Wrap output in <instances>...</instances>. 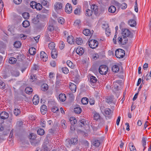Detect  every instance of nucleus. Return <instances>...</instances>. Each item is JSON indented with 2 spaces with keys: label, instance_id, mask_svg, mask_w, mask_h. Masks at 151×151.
Returning a JSON list of instances; mask_svg holds the SVG:
<instances>
[{
  "label": "nucleus",
  "instance_id": "f257e3e1",
  "mask_svg": "<svg viewBox=\"0 0 151 151\" xmlns=\"http://www.w3.org/2000/svg\"><path fill=\"white\" fill-rule=\"evenodd\" d=\"M115 55L118 58H123L124 56L125 55V51L123 49H119L116 50Z\"/></svg>",
  "mask_w": 151,
  "mask_h": 151
},
{
  "label": "nucleus",
  "instance_id": "f03ea898",
  "mask_svg": "<svg viewBox=\"0 0 151 151\" xmlns=\"http://www.w3.org/2000/svg\"><path fill=\"white\" fill-rule=\"evenodd\" d=\"M122 36L125 37H129L132 38L133 37L132 33L127 29H122Z\"/></svg>",
  "mask_w": 151,
  "mask_h": 151
},
{
  "label": "nucleus",
  "instance_id": "7ed1b4c3",
  "mask_svg": "<svg viewBox=\"0 0 151 151\" xmlns=\"http://www.w3.org/2000/svg\"><path fill=\"white\" fill-rule=\"evenodd\" d=\"M108 68L106 65H101L99 68V73L101 75H104L107 73L108 71Z\"/></svg>",
  "mask_w": 151,
  "mask_h": 151
},
{
  "label": "nucleus",
  "instance_id": "20e7f679",
  "mask_svg": "<svg viewBox=\"0 0 151 151\" xmlns=\"http://www.w3.org/2000/svg\"><path fill=\"white\" fill-rule=\"evenodd\" d=\"M128 41L127 37H125L123 36H119L118 38V42L119 44L122 45H125L127 43Z\"/></svg>",
  "mask_w": 151,
  "mask_h": 151
},
{
  "label": "nucleus",
  "instance_id": "39448f33",
  "mask_svg": "<svg viewBox=\"0 0 151 151\" xmlns=\"http://www.w3.org/2000/svg\"><path fill=\"white\" fill-rule=\"evenodd\" d=\"M99 44L98 42L95 40H92L89 41V45L91 48L94 49L98 47Z\"/></svg>",
  "mask_w": 151,
  "mask_h": 151
},
{
  "label": "nucleus",
  "instance_id": "423d86ee",
  "mask_svg": "<svg viewBox=\"0 0 151 151\" xmlns=\"http://www.w3.org/2000/svg\"><path fill=\"white\" fill-rule=\"evenodd\" d=\"M36 135L33 133H31L29 136L30 142L33 145H35L36 144V140L35 139Z\"/></svg>",
  "mask_w": 151,
  "mask_h": 151
},
{
  "label": "nucleus",
  "instance_id": "0eeeda50",
  "mask_svg": "<svg viewBox=\"0 0 151 151\" xmlns=\"http://www.w3.org/2000/svg\"><path fill=\"white\" fill-rule=\"evenodd\" d=\"M78 126L80 127H83L84 128L85 126L88 125V121L85 119H83L80 120L78 122Z\"/></svg>",
  "mask_w": 151,
  "mask_h": 151
},
{
  "label": "nucleus",
  "instance_id": "6e6552de",
  "mask_svg": "<svg viewBox=\"0 0 151 151\" xmlns=\"http://www.w3.org/2000/svg\"><path fill=\"white\" fill-rule=\"evenodd\" d=\"M49 142L47 140V139L45 140V142L42 145V148L44 151H50V149L48 147Z\"/></svg>",
  "mask_w": 151,
  "mask_h": 151
},
{
  "label": "nucleus",
  "instance_id": "1a4fd4ad",
  "mask_svg": "<svg viewBox=\"0 0 151 151\" xmlns=\"http://www.w3.org/2000/svg\"><path fill=\"white\" fill-rule=\"evenodd\" d=\"M66 142L69 143L71 145L72 144L75 145L78 143V139L76 138H72L71 139H68L66 140Z\"/></svg>",
  "mask_w": 151,
  "mask_h": 151
},
{
  "label": "nucleus",
  "instance_id": "9d476101",
  "mask_svg": "<svg viewBox=\"0 0 151 151\" xmlns=\"http://www.w3.org/2000/svg\"><path fill=\"white\" fill-rule=\"evenodd\" d=\"M65 12L67 13L70 14L71 13L72 10V8L71 5L67 3L65 7Z\"/></svg>",
  "mask_w": 151,
  "mask_h": 151
},
{
  "label": "nucleus",
  "instance_id": "9b49d317",
  "mask_svg": "<svg viewBox=\"0 0 151 151\" xmlns=\"http://www.w3.org/2000/svg\"><path fill=\"white\" fill-rule=\"evenodd\" d=\"M40 56V58L43 60V61L46 62L47 60V55L44 51H42L41 52Z\"/></svg>",
  "mask_w": 151,
  "mask_h": 151
},
{
  "label": "nucleus",
  "instance_id": "f8f14e48",
  "mask_svg": "<svg viewBox=\"0 0 151 151\" xmlns=\"http://www.w3.org/2000/svg\"><path fill=\"white\" fill-rule=\"evenodd\" d=\"M76 51L78 54L79 55H82L83 54L84 52V50L83 48L79 46L77 47Z\"/></svg>",
  "mask_w": 151,
  "mask_h": 151
},
{
  "label": "nucleus",
  "instance_id": "ddd939ff",
  "mask_svg": "<svg viewBox=\"0 0 151 151\" xmlns=\"http://www.w3.org/2000/svg\"><path fill=\"white\" fill-rule=\"evenodd\" d=\"M69 88L73 93H75L76 90L77 86L75 84L72 83H70Z\"/></svg>",
  "mask_w": 151,
  "mask_h": 151
},
{
  "label": "nucleus",
  "instance_id": "4468645a",
  "mask_svg": "<svg viewBox=\"0 0 151 151\" xmlns=\"http://www.w3.org/2000/svg\"><path fill=\"white\" fill-rule=\"evenodd\" d=\"M0 116L1 119H5L8 118L9 114L8 113L6 112L3 111L0 114Z\"/></svg>",
  "mask_w": 151,
  "mask_h": 151
},
{
  "label": "nucleus",
  "instance_id": "2eb2a0df",
  "mask_svg": "<svg viewBox=\"0 0 151 151\" xmlns=\"http://www.w3.org/2000/svg\"><path fill=\"white\" fill-rule=\"evenodd\" d=\"M39 101V97L37 95H35L32 99V102L33 104L36 105L37 104Z\"/></svg>",
  "mask_w": 151,
  "mask_h": 151
},
{
  "label": "nucleus",
  "instance_id": "dca6fc26",
  "mask_svg": "<svg viewBox=\"0 0 151 151\" xmlns=\"http://www.w3.org/2000/svg\"><path fill=\"white\" fill-rule=\"evenodd\" d=\"M62 7V4L60 2H56L54 5V9L56 10L60 9Z\"/></svg>",
  "mask_w": 151,
  "mask_h": 151
},
{
  "label": "nucleus",
  "instance_id": "f3484780",
  "mask_svg": "<svg viewBox=\"0 0 151 151\" xmlns=\"http://www.w3.org/2000/svg\"><path fill=\"white\" fill-rule=\"evenodd\" d=\"M91 8L94 11V13L96 15V14H98V12L99 9L97 5L96 4H93L91 6Z\"/></svg>",
  "mask_w": 151,
  "mask_h": 151
},
{
  "label": "nucleus",
  "instance_id": "a211bd4d",
  "mask_svg": "<svg viewBox=\"0 0 151 151\" xmlns=\"http://www.w3.org/2000/svg\"><path fill=\"white\" fill-rule=\"evenodd\" d=\"M75 41V39L73 37L71 36H69L67 38V41L70 44H73Z\"/></svg>",
  "mask_w": 151,
  "mask_h": 151
},
{
  "label": "nucleus",
  "instance_id": "6ab92c4d",
  "mask_svg": "<svg viewBox=\"0 0 151 151\" xmlns=\"http://www.w3.org/2000/svg\"><path fill=\"white\" fill-rule=\"evenodd\" d=\"M97 81L96 78L94 76H90V81L91 84L92 85V84L95 83Z\"/></svg>",
  "mask_w": 151,
  "mask_h": 151
},
{
  "label": "nucleus",
  "instance_id": "aec40b11",
  "mask_svg": "<svg viewBox=\"0 0 151 151\" xmlns=\"http://www.w3.org/2000/svg\"><path fill=\"white\" fill-rule=\"evenodd\" d=\"M66 98V95L64 94L61 93L59 96L60 100L62 102L64 101L65 100Z\"/></svg>",
  "mask_w": 151,
  "mask_h": 151
},
{
  "label": "nucleus",
  "instance_id": "412c9836",
  "mask_svg": "<svg viewBox=\"0 0 151 151\" xmlns=\"http://www.w3.org/2000/svg\"><path fill=\"white\" fill-rule=\"evenodd\" d=\"M51 55L52 57L54 59L55 58L57 57V52L56 49H52L51 52Z\"/></svg>",
  "mask_w": 151,
  "mask_h": 151
},
{
  "label": "nucleus",
  "instance_id": "4be33fe9",
  "mask_svg": "<svg viewBox=\"0 0 151 151\" xmlns=\"http://www.w3.org/2000/svg\"><path fill=\"white\" fill-rule=\"evenodd\" d=\"M47 110V108L46 105H43L41 106L40 110L42 114H44L45 113H46Z\"/></svg>",
  "mask_w": 151,
  "mask_h": 151
},
{
  "label": "nucleus",
  "instance_id": "5701e85b",
  "mask_svg": "<svg viewBox=\"0 0 151 151\" xmlns=\"http://www.w3.org/2000/svg\"><path fill=\"white\" fill-rule=\"evenodd\" d=\"M119 67L116 65H115L112 67V71L115 73H117L119 71Z\"/></svg>",
  "mask_w": 151,
  "mask_h": 151
},
{
  "label": "nucleus",
  "instance_id": "b1692460",
  "mask_svg": "<svg viewBox=\"0 0 151 151\" xmlns=\"http://www.w3.org/2000/svg\"><path fill=\"white\" fill-rule=\"evenodd\" d=\"M129 24L132 27H134L136 24V21L134 19H130L129 21Z\"/></svg>",
  "mask_w": 151,
  "mask_h": 151
},
{
  "label": "nucleus",
  "instance_id": "393cba45",
  "mask_svg": "<svg viewBox=\"0 0 151 151\" xmlns=\"http://www.w3.org/2000/svg\"><path fill=\"white\" fill-rule=\"evenodd\" d=\"M116 10V8L114 6H110L108 9V11L109 12L112 13H114Z\"/></svg>",
  "mask_w": 151,
  "mask_h": 151
},
{
  "label": "nucleus",
  "instance_id": "a878e982",
  "mask_svg": "<svg viewBox=\"0 0 151 151\" xmlns=\"http://www.w3.org/2000/svg\"><path fill=\"white\" fill-rule=\"evenodd\" d=\"M36 50L33 47L30 48L29 50V54L32 55H33L36 53Z\"/></svg>",
  "mask_w": 151,
  "mask_h": 151
},
{
  "label": "nucleus",
  "instance_id": "bb28decb",
  "mask_svg": "<svg viewBox=\"0 0 151 151\" xmlns=\"http://www.w3.org/2000/svg\"><path fill=\"white\" fill-rule=\"evenodd\" d=\"M129 147L131 151H137L132 142H130L129 144Z\"/></svg>",
  "mask_w": 151,
  "mask_h": 151
},
{
  "label": "nucleus",
  "instance_id": "cd10ccee",
  "mask_svg": "<svg viewBox=\"0 0 151 151\" xmlns=\"http://www.w3.org/2000/svg\"><path fill=\"white\" fill-rule=\"evenodd\" d=\"M69 120L71 125H73L77 123V120L74 117H71Z\"/></svg>",
  "mask_w": 151,
  "mask_h": 151
},
{
  "label": "nucleus",
  "instance_id": "c85d7f7f",
  "mask_svg": "<svg viewBox=\"0 0 151 151\" xmlns=\"http://www.w3.org/2000/svg\"><path fill=\"white\" fill-rule=\"evenodd\" d=\"M17 59L14 57H11L9 58V62L11 64H14L17 61Z\"/></svg>",
  "mask_w": 151,
  "mask_h": 151
},
{
  "label": "nucleus",
  "instance_id": "c756f323",
  "mask_svg": "<svg viewBox=\"0 0 151 151\" xmlns=\"http://www.w3.org/2000/svg\"><path fill=\"white\" fill-rule=\"evenodd\" d=\"M62 84L61 82V80L57 79L55 83V88H58Z\"/></svg>",
  "mask_w": 151,
  "mask_h": 151
},
{
  "label": "nucleus",
  "instance_id": "7c9ffc66",
  "mask_svg": "<svg viewBox=\"0 0 151 151\" xmlns=\"http://www.w3.org/2000/svg\"><path fill=\"white\" fill-rule=\"evenodd\" d=\"M83 34L86 36H89L91 34V32L88 29H85L83 31Z\"/></svg>",
  "mask_w": 151,
  "mask_h": 151
},
{
  "label": "nucleus",
  "instance_id": "2f4dec72",
  "mask_svg": "<svg viewBox=\"0 0 151 151\" xmlns=\"http://www.w3.org/2000/svg\"><path fill=\"white\" fill-rule=\"evenodd\" d=\"M81 102L82 104L84 105L86 104L88 102V99L86 97H84L82 98L81 100Z\"/></svg>",
  "mask_w": 151,
  "mask_h": 151
},
{
  "label": "nucleus",
  "instance_id": "473e14b6",
  "mask_svg": "<svg viewBox=\"0 0 151 151\" xmlns=\"http://www.w3.org/2000/svg\"><path fill=\"white\" fill-rule=\"evenodd\" d=\"M62 127L64 129H65L67 127V124L66 121L64 120H62L61 121Z\"/></svg>",
  "mask_w": 151,
  "mask_h": 151
},
{
  "label": "nucleus",
  "instance_id": "72a5a7b5",
  "mask_svg": "<svg viewBox=\"0 0 151 151\" xmlns=\"http://www.w3.org/2000/svg\"><path fill=\"white\" fill-rule=\"evenodd\" d=\"M25 91L27 93L30 94L32 92V89L31 88L28 87L25 88Z\"/></svg>",
  "mask_w": 151,
  "mask_h": 151
},
{
  "label": "nucleus",
  "instance_id": "f704fd0d",
  "mask_svg": "<svg viewBox=\"0 0 151 151\" xmlns=\"http://www.w3.org/2000/svg\"><path fill=\"white\" fill-rule=\"evenodd\" d=\"M55 47V44L54 42H50L48 44V47L50 49V50L55 49L54 48Z\"/></svg>",
  "mask_w": 151,
  "mask_h": 151
},
{
  "label": "nucleus",
  "instance_id": "c9c22d12",
  "mask_svg": "<svg viewBox=\"0 0 151 151\" xmlns=\"http://www.w3.org/2000/svg\"><path fill=\"white\" fill-rule=\"evenodd\" d=\"M41 88L42 91H45L48 88V85L46 84H43L41 86Z\"/></svg>",
  "mask_w": 151,
  "mask_h": 151
},
{
  "label": "nucleus",
  "instance_id": "e433bc0d",
  "mask_svg": "<svg viewBox=\"0 0 151 151\" xmlns=\"http://www.w3.org/2000/svg\"><path fill=\"white\" fill-rule=\"evenodd\" d=\"M22 24L23 27L25 28L28 27L30 25L29 22L27 20L24 21Z\"/></svg>",
  "mask_w": 151,
  "mask_h": 151
},
{
  "label": "nucleus",
  "instance_id": "4c0bfd02",
  "mask_svg": "<svg viewBox=\"0 0 151 151\" xmlns=\"http://www.w3.org/2000/svg\"><path fill=\"white\" fill-rule=\"evenodd\" d=\"M81 109L80 107H76L74 109V111L76 113L80 114L81 112Z\"/></svg>",
  "mask_w": 151,
  "mask_h": 151
},
{
  "label": "nucleus",
  "instance_id": "58836bf2",
  "mask_svg": "<svg viewBox=\"0 0 151 151\" xmlns=\"http://www.w3.org/2000/svg\"><path fill=\"white\" fill-rule=\"evenodd\" d=\"M81 24V21L79 20H76L74 22V25L75 26L79 27Z\"/></svg>",
  "mask_w": 151,
  "mask_h": 151
},
{
  "label": "nucleus",
  "instance_id": "ea45409f",
  "mask_svg": "<svg viewBox=\"0 0 151 151\" xmlns=\"http://www.w3.org/2000/svg\"><path fill=\"white\" fill-rule=\"evenodd\" d=\"M35 7V9H36L37 10H40L42 8V5H41L40 3H36Z\"/></svg>",
  "mask_w": 151,
  "mask_h": 151
},
{
  "label": "nucleus",
  "instance_id": "a19ab883",
  "mask_svg": "<svg viewBox=\"0 0 151 151\" xmlns=\"http://www.w3.org/2000/svg\"><path fill=\"white\" fill-rule=\"evenodd\" d=\"M93 117L95 120H97L100 118V116L99 113L95 112L94 113Z\"/></svg>",
  "mask_w": 151,
  "mask_h": 151
},
{
  "label": "nucleus",
  "instance_id": "79ce46f5",
  "mask_svg": "<svg viewBox=\"0 0 151 151\" xmlns=\"http://www.w3.org/2000/svg\"><path fill=\"white\" fill-rule=\"evenodd\" d=\"M93 14V12L91 10L89 9H88L86 10V15L87 16H91Z\"/></svg>",
  "mask_w": 151,
  "mask_h": 151
},
{
  "label": "nucleus",
  "instance_id": "37998d69",
  "mask_svg": "<svg viewBox=\"0 0 151 151\" xmlns=\"http://www.w3.org/2000/svg\"><path fill=\"white\" fill-rule=\"evenodd\" d=\"M21 43L19 41H16L14 42V46L16 48L20 47L21 46Z\"/></svg>",
  "mask_w": 151,
  "mask_h": 151
},
{
  "label": "nucleus",
  "instance_id": "c03bdc74",
  "mask_svg": "<svg viewBox=\"0 0 151 151\" xmlns=\"http://www.w3.org/2000/svg\"><path fill=\"white\" fill-rule=\"evenodd\" d=\"M83 41L81 38H77L76 39V42L78 45H81L83 43Z\"/></svg>",
  "mask_w": 151,
  "mask_h": 151
},
{
  "label": "nucleus",
  "instance_id": "a18cd8bd",
  "mask_svg": "<svg viewBox=\"0 0 151 151\" xmlns=\"http://www.w3.org/2000/svg\"><path fill=\"white\" fill-rule=\"evenodd\" d=\"M44 130L42 129H39L37 131V134L40 135H42L44 134Z\"/></svg>",
  "mask_w": 151,
  "mask_h": 151
},
{
  "label": "nucleus",
  "instance_id": "49530a36",
  "mask_svg": "<svg viewBox=\"0 0 151 151\" xmlns=\"http://www.w3.org/2000/svg\"><path fill=\"white\" fill-rule=\"evenodd\" d=\"M100 144V142L98 140H95L93 142V145L96 147H98Z\"/></svg>",
  "mask_w": 151,
  "mask_h": 151
},
{
  "label": "nucleus",
  "instance_id": "de8ad7c7",
  "mask_svg": "<svg viewBox=\"0 0 151 151\" xmlns=\"http://www.w3.org/2000/svg\"><path fill=\"white\" fill-rule=\"evenodd\" d=\"M14 114L16 116L18 115L20 113V111L19 109H15L14 111Z\"/></svg>",
  "mask_w": 151,
  "mask_h": 151
},
{
  "label": "nucleus",
  "instance_id": "09e8293b",
  "mask_svg": "<svg viewBox=\"0 0 151 151\" xmlns=\"http://www.w3.org/2000/svg\"><path fill=\"white\" fill-rule=\"evenodd\" d=\"M22 15L24 19H28L29 17V14L27 12L23 13Z\"/></svg>",
  "mask_w": 151,
  "mask_h": 151
},
{
  "label": "nucleus",
  "instance_id": "8fccbe9b",
  "mask_svg": "<svg viewBox=\"0 0 151 151\" xmlns=\"http://www.w3.org/2000/svg\"><path fill=\"white\" fill-rule=\"evenodd\" d=\"M62 70L63 72L65 74H68L69 72L68 68L65 67L62 68Z\"/></svg>",
  "mask_w": 151,
  "mask_h": 151
},
{
  "label": "nucleus",
  "instance_id": "3c124183",
  "mask_svg": "<svg viewBox=\"0 0 151 151\" xmlns=\"http://www.w3.org/2000/svg\"><path fill=\"white\" fill-rule=\"evenodd\" d=\"M104 112L106 115H109L111 113V111L110 109L106 108L105 109Z\"/></svg>",
  "mask_w": 151,
  "mask_h": 151
},
{
  "label": "nucleus",
  "instance_id": "603ef678",
  "mask_svg": "<svg viewBox=\"0 0 151 151\" xmlns=\"http://www.w3.org/2000/svg\"><path fill=\"white\" fill-rule=\"evenodd\" d=\"M58 20V22L60 23L61 24H63L64 23V19L62 17L59 18Z\"/></svg>",
  "mask_w": 151,
  "mask_h": 151
},
{
  "label": "nucleus",
  "instance_id": "864d4df0",
  "mask_svg": "<svg viewBox=\"0 0 151 151\" xmlns=\"http://www.w3.org/2000/svg\"><path fill=\"white\" fill-rule=\"evenodd\" d=\"M105 11V9L103 8H101L100 10L99 11V10H98V14H96V16H99L103 13Z\"/></svg>",
  "mask_w": 151,
  "mask_h": 151
},
{
  "label": "nucleus",
  "instance_id": "5fc2aeb1",
  "mask_svg": "<svg viewBox=\"0 0 151 151\" xmlns=\"http://www.w3.org/2000/svg\"><path fill=\"white\" fill-rule=\"evenodd\" d=\"M81 9L79 8L76 9L74 10V14L76 15H80L81 13Z\"/></svg>",
  "mask_w": 151,
  "mask_h": 151
},
{
  "label": "nucleus",
  "instance_id": "6e6d98bb",
  "mask_svg": "<svg viewBox=\"0 0 151 151\" xmlns=\"http://www.w3.org/2000/svg\"><path fill=\"white\" fill-rule=\"evenodd\" d=\"M59 46L60 49H63L65 47V44L63 41H60L59 43Z\"/></svg>",
  "mask_w": 151,
  "mask_h": 151
},
{
  "label": "nucleus",
  "instance_id": "4d7b16f0",
  "mask_svg": "<svg viewBox=\"0 0 151 151\" xmlns=\"http://www.w3.org/2000/svg\"><path fill=\"white\" fill-rule=\"evenodd\" d=\"M37 2L35 1H32L30 3V6L33 9H35Z\"/></svg>",
  "mask_w": 151,
  "mask_h": 151
},
{
  "label": "nucleus",
  "instance_id": "13d9d810",
  "mask_svg": "<svg viewBox=\"0 0 151 151\" xmlns=\"http://www.w3.org/2000/svg\"><path fill=\"white\" fill-rule=\"evenodd\" d=\"M47 29L49 31L52 32L54 30V28L52 25H50L48 26Z\"/></svg>",
  "mask_w": 151,
  "mask_h": 151
},
{
  "label": "nucleus",
  "instance_id": "bf43d9fd",
  "mask_svg": "<svg viewBox=\"0 0 151 151\" xmlns=\"http://www.w3.org/2000/svg\"><path fill=\"white\" fill-rule=\"evenodd\" d=\"M48 2L47 0H42V4L44 6H47L48 4Z\"/></svg>",
  "mask_w": 151,
  "mask_h": 151
},
{
  "label": "nucleus",
  "instance_id": "052dcab7",
  "mask_svg": "<svg viewBox=\"0 0 151 151\" xmlns=\"http://www.w3.org/2000/svg\"><path fill=\"white\" fill-rule=\"evenodd\" d=\"M51 110L53 112L55 113L57 111H58L59 109L57 107L54 106V107L52 108Z\"/></svg>",
  "mask_w": 151,
  "mask_h": 151
},
{
  "label": "nucleus",
  "instance_id": "680f3d73",
  "mask_svg": "<svg viewBox=\"0 0 151 151\" xmlns=\"http://www.w3.org/2000/svg\"><path fill=\"white\" fill-rule=\"evenodd\" d=\"M120 7L122 9H124L127 8V5L126 3H123L121 4Z\"/></svg>",
  "mask_w": 151,
  "mask_h": 151
},
{
  "label": "nucleus",
  "instance_id": "e2e57ef3",
  "mask_svg": "<svg viewBox=\"0 0 151 151\" xmlns=\"http://www.w3.org/2000/svg\"><path fill=\"white\" fill-rule=\"evenodd\" d=\"M105 30L106 34L108 36H109L110 33V30L109 28V27L106 28V29Z\"/></svg>",
  "mask_w": 151,
  "mask_h": 151
},
{
  "label": "nucleus",
  "instance_id": "0e129e2a",
  "mask_svg": "<svg viewBox=\"0 0 151 151\" xmlns=\"http://www.w3.org/2000/svg\"><path fill=\"white\" fill-rule=\"evenodd\" d=\"M147 139L145 138H143L142 140V143L143 147H144L146 145V141Z\"/></svg>",
  "mask_w": 151,
  "mask_h": 151
},
{
  "label": "nucleus",
  "instance_id": "69168bd1",
  "mask_svg": "<svg viewBox=\"0 0 151 151\" xmlns=\"http://www.w3.org/2000/svg\"><path fill=\"white\" fill-rule=\"evenodd\" d=\"M5 84L3 82H0V88L1 89H4L5 88Z\"/></svg>",
  "mask_w": 151,
  "mask_h": 151
},
{
  "label": "nucleus",
  "instance_id": "338daca9",
  "mask_svg": "<svg viewBox=\"0 0 151 151\" xmlns=\"http://www.w3.org/2000/svg\"><path fill=\"white\" fill-rule=\"evenodd\" d=\"M46 122L43 119H42L41 120V124L43 127H45V125Z\"/></svg>",
  "mask_w": 151,
  "mask_h": 151
},
{
  "label": "nucleus",
  "instance_id": "774afa93",
  "mask_svg": "<svg viewBox=\"0 0 151 151\" xmlns=\"http://www.w3.org/2000/svg\"><path fill=\"white\" fill-rule=\"evenodd\" d=\"M67 64V65L70 67H72V62L70 60H68L66 62Z\"/></svg>",
  "mask_w": 151,
  "mask_h": 151
}]
</instances>
